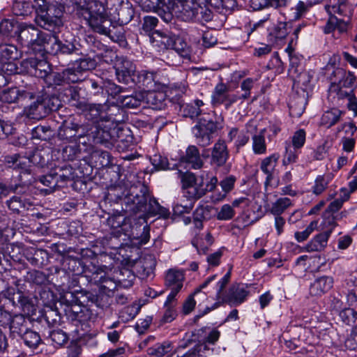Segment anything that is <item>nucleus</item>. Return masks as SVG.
I'll return each instance as SVG.
<instances>
[{
	"label": "nucleus",
	"mask_w": 357,
	"mask_h": 357,
	"mask_svg": "<svg viewBox=\"0 0 357 357\" xmlns=\"http://www.w3.org/2000/svg\"><path fill=\"white\" fill-rule=\"evenodd\" d=\"M76 15L83 20L94 31L109 35L111 22L106 5L100 0H70ZM68 0H67V2Z\"/></svg>",
	"instance_id": "f257e3e1"
},
{
	"label": "nucleus",
	"mask_w": 357,
	"mask_h": 357,
	"mask_svg": "<svg viewBox=\"0 0 357 357\" xmlns=\"http://www.w3.org/2000/svg\"><path fill=\"white\" fill-rule=\"evenodd\" d=\"M65 298L68 303L66 312L70 321L71 333L75 338H81L90 331L92 312L86 306L81 305L79 299L73 293L66 294Z\"/></svg>",
	"instance_id": "f03ea898"
},
{
	"label": "nucleus",
	"mask_w": 357,
	"mask_h": 357,
	"mask_svg": "<svg viewBox=\"0 0 357 357\" xmlns=\"http://www.w3.org/2000/svg\"><path fill=\"white\" fill-rule=\"evenodd\" d=\"M67 0H54L48 8L35 20L37 24L42 28L52 31L62 25L61 17L63 16L65 6H67Z\"/></svg>",
	"instance_id": "7ed1b4c3"
},
{
	"label": "nucleus",
	"mask_w": 357,
	"mask_h": 357,
	"mask_svg": "<svg viewBox=\"0 0 357 357\" xmlns=\"http://www.w3.org/2000/svg\"><path fill=\"white\" fill-rule=\"evenodd\" d=\"M181 176L183 187L190 199H198L206 194L204 190V174L196 176L192 172H178Z\"/></svg>",
	"instance_id": "20e7f679"
},
{
	"label": "nucleus",
	"mask_w": 357,
	"mask_h": 357,
	"mask_svg": "<svg viewBox=\"0 0 357 357\" xmlns=\"http://www.w3.org/2000/svg\"><path fill=\"white\" fill-rule=\"evenodd\" d=\"M323 223L328 225L329 228L324 232L315 235L303 248L307 252H321L328 245V238L335 227V218L333 215L325 216Z\"/></svg>",
	"instance_id": "39448f33"
},
{
	"label": "nucleus",
	"mask_w": 357,
	"mask_h": 357,
	"mask_svg": "<svg viewBox=\"0 0 357 357\" xmlns=\"http://www.w3.org/2000/svg\"><path fill=\"white\" fill-rule=\"evenodd\" d=\"M111 126H113V121L109 125H104V123L100 124H91L90 128L87 126V137L89 139H92L94 144H107L110 142L116 140L115 134L116 128L112 129Z\"/></svg>",
	"instance_id": "423d86ee"
},
{
	"label": "nucleus",
	"mask_w": 357,
	"mask_h": 357,
	"mask_svg": "<svg viewBox=\"0 0 357 357\" xmlns=\"http://www.w3.org/2000/svg\"><path fill=\"white\" fill-rule=\"evenodd\" d=\"M237 102V93H231L229 87L226 84L220 82L215 85L211 93V100L213 107L222 105L227 110Z\"/></svg>",
	"instance_id": "0eeeda50"
},
{
	"label": "nucleus",
	"mask_w": 357,
	"mask_h": 357,
	"mask_svg": "<svg viewBox=\"0 0 357 357\" xmlns=\"http://www.w3.org/2000/svg\"><path fill=\"white\" fill-rule=\"evenodd\" d=\"M185 280V271L176 268L168 269L165 275V285L171 292L168 295V302L173 301L182 289Z\"/></svg>",
	"instance_id": "6e6552de"
},
{
	"label": "nucleus",
	"mask_w": 357,
	"mask_h": 357,
	"mask_svg": "<svg viewBox=\"0 0 357 357\" xmlns=\"http://www.w3.org/2000/svg\"><path fill=\"white\" fill-rule=\"evenodd\" d=\"M87 134V126L73 121H65L59 128L58 137L65 142H79Z\"/></svg>",
	"instance_id": "1a4fd4ad"
},
{
	"label": "nucleus",
	"mask_w": 357,
	"mask_h": 357,
	"mask_svg": "<svg viewBox=\"0 0 357 357\" xmlns=\"http://www.w3.org/2000/svg\"><path fill=\"white\" fill-rule=\"evenodd\" d=\"M108 109V105L105 104H90L85 102L84 107H82L79 110L85 112L86 118L93 121L92 124L105 123L109 125L112 119L107 113Z\"/></svg>",
	"instance_id": "9d476101"
},
{
	"label": "nucleus",
	"mask_w": 357,
	"mask_h": 357,
	"mask_svg": "<svg viewBox=\"0 0 357 357\" xmlns=\"http://www.w3.org/2000/svg\"><path fill=\"white\" fill-rule=\"evenodd\" d=\"M116 78L119 82L131 83L136 71L135 64L126 57H117L114 63Z\"/></svg>",
	"instance_id": "9b49d317"
},
{
	"label": "nucleus",
	"mask_w": 357,
	"mask_h": 357,
	"mask_svg": "<svg viewBox=\"0 0 357 357\" xmlns=\"http://www.w3.org/2000/svg\"><path fill=\"white\" fill-rule=\"evenodd\" d=\"M251 285L239 283L232 284L225 291V297L221 303H227L231 306H237L245 302L250 294L249 288Z\"/></svg>",
	"instance_id": "f8f14e48"
},
{
	"label": "nucleus",
	"mask_w": 357,
	"mask_h": 357,
	"mask_svg": "<svg viewBox=\"0 0 357 357\" xmlns=\"http://www.w3.org/2000/svg\"><path fill=\"white\" fill-rule=\"evenodd\" d=\"M291 29V24L286 22L273 24L267 29V40L271 45H282L285 43V40Z\"/></svg>",
	"instance_id": "ddd939ff"
},
{
	"label": "nucleus",
	"mask_w": 357,
	"mask_h": 357,
	"mask_svg": "<svg viewBox=\"0 0 357 357\" xmlns=\"http://www.w3.org/2000/svg\"><path fill=\"white\" fill-rule=\"evenodd\" d=\"M93 280L100 284L101 291L108 296H112L114 291L119 287L116 277L107 275L102 267H98L93 273Z\"/></svg>",
	"instance_id": "4468645a"
},
{
	"label": "nucleus",
	"mask_w": 357,
	"mask_h": 357,
	"mask_svg": "<svg viewBox=\"0 0 357 357\" xmlns=\"http://www.w3.org/2000/svg\"><path fill=\"white\" fill-rule=\"evenodd\" d=\"M155 96V91H140L130 96H120L117 100L122 107L133 109L139 107L145 100L149 102Z\"/></svg>",
	"instance_id": "2eb2a0df"
},
{
	"label": "nucleus",
	"mask_w": 357,
	"mask_h": 357,
	"mask_svg": "<svg viewBox=\"0 0 357 357\" xmlns=\"http://www.w3.org/2000/svg\"><path fill=\"white\" fill-rule=\"evenodd\" d=\"M229 158V152L225 141L218 139L211 149L210 164L215 169L223 167Z\"/></svg>",
	"instance_id": "dca6fc26"
},
{
	"label": "nucleus",
	"mask_w": 357,
	"mask_h": 357,
	"mask_svg": "<svg viewBox=\"0 0 357 357\" xmlns=\"http://www.w3.org/2000/svg\"><path fill=\"white\" fill-rule=\"evenodd\" d=\"M22 65L24 66L27 71L40 78H47L50 67L49 63L45 60H38L35 58H29L24 60Z\"/></svg>",
	"instance_id": "f3484780"
},
{
	"label": "nucleus",
	"mask_w": 357,
	"mask_h": 357,
	"mask_svg": "<svg viewBox=\"0 0 357 357\" xmlns=\"http://www.w3.org/2000/svg\"><path fill=\"white\" fill-rule=\"evenodd\" d=\"M150 196L145 190H140L135 195L130 194L126 199V210L132 213L143 212L145 208Z\"/></svg>",
	"instance_id": "a211bd4d"
},
{
	"label": "nucleus",
	"mask_w": 357,
	"mask_h": 357,
	"mask_svg": "<svg viewBox=\"0 0 357 357\" xmlns=\"http://www.w3.org/2000/svg\"><path fill=\"white\" fill-rule=\"evenodd\" d=\"M39 29L32 24L20 23L17 26V30L15 34L17 36L18 42L22 47L28 48L29 44L33 40V38L38 34Z\"/></svg>",
	"instance_id": "6ab92c4d"
},
{
	"label": "nucleus",
	"mask_w": 357,
	"mask_h": 357,
	"mask_svg": "<svg viewBox=\"0 0 357 357\" xmlns=\"http://www.w3.org/2000/svg\"><path fill=\"white\" fill-rule=\"evenodd\" d=\"M334 280L331 276L323 275L317 278L310 286V294L314 296H321L333 287Z\"/></svg>",
	"instance_id": "aec40b11"
},
{
	"label": "nucleus",
	"mask_w": 357,
	"mask_h": 357,
	"mask_svg": "<svg viewBox=\"0 0 357 357\" xmlns=\"http://www.w3.org/2000/svg\"><path fill=\"white\" fill-rule=\"evenodd\" d=\"M53 33H45L39 30L38 34L33 38V40L29 44L28 49L34 52H40L45 51L49 52L52 40L55 41L52 38Z\"/></svg>",
	"instance_id": "412c9836"
},
{
	"label": "nucleus",
	"mask_w": 357,
	"mask_h": 357,
	"mask_svg": "<svg viewBox=\"0 0 357 357\" xmlns=\"http://www.w3.org/2000/svg\"><path fill=\"white\" fill-rule=\"evenodd\" d=\"M180 162L187 164L194 169H199L204 165V161L201 158L199 151L194 145L188 146L185 154L180 158Z\"/></svg>",
	"instance_id": "4be33fe9"
},
{
	"label": "nucleus",
	"mask_w": 357,
	"mask_h": 357,
	"mask_svg": "<svg viewBox=\"0 0 357 357\" xmlns=\"http://www.w3.org/2000/svg\"><path fill=\"white\" fill-rule=\"evenodd\" d=\"M33 98V92L20 91L16 87L3 90L0 93V100L5 103L15 102L18 100H31Z\"/></svg>",
	"instance_id": "5701e85b"
},
{
	"label": "nucleus",
	"mask_w": 357,
	"mask_h": 357,
	"mask_svg": "<svg viewBox=\"0 0 357 357\" xmlns=\"http://www.w3.org/2000/svg\"><path fill=\"white\" fill-rule=\"evenodd\" d=\"M23 112L29 119L40 120L50 113V109L48 106L43 105L42 98H38L29 106L24 107Z\"/></svg>",
	"instance_id": "b1692460"
},
{
	"label": "nucleus",
	"mask_w": 357,
	"mask_h": 357,
	"mask_svg": "<svg viewBox=\"0 0 357 357\" xmlns=\"http://www.w3.org/2000/svg\"><path fill=\"white\" fill-rule=\"evenodd\" d=\"M154 73L146 70L135 71L132 83L139 88H143V91H151V89L154 85Z\"/></svg>",
	"instance_id": "393cba45"
},
{
	"label": "nucleus",
	"mask_w": 357,
	"mask_h": 357,
	"mask_svg": "<svg viewBox=\"0 0 357 357\" xmlns=\"http://www.w3.org/2000/svg\"><path fill=\"white\" fill-rule=\"evenodd\" d=\"M63 101L68 102L71 106L80 109L82 107H84L85 100L81 99L79 96V89L76 86H68L61 93Z\"/></svg>",
	"instance_id": "a878e982"
},
{
	"label": "nucleus",
	"mask_w": 357,
	"mask_h": 357,
	"mask_svg": "<svg viewBox=\"0 0 357 357\" xmlns=\"http://www.w3.org/2000/svg\"><path fill=\"white\" fill-rule=\"evenodd\" d=\"M119 7L116 8L117 21L121 24H126L132 19L134 10L128 0H119Z\"/></svg>",
	"instance_id": "bb28decb"
},
{
	"label": "nucleus",
	"mask_w": 357,
	"mask_h": 357,
	"mask_svg": "<svg viewBox=\"0 0 357 357\" xmlns=\"http://www.w3.org/2000/svg\"><path fill=\"white\" fill-rule=\"evenodd\" d=\"M5 163L10 168L21 169L24 172H28L31 167V160L18 154L8 155L5 158Z\"/></svg>",
	"instance_id": "cd10ccee"
},
{
	"label": "nucleus",
	"mask_w": 357,
	"mask_h": 357,
	"mask_svg": "<svg viewBox=\"0 0 357 357\" xmlns=\"http://www.w3.org/2000/svg\"><path fill=\"white\" fill-rule=\"evenodd\" d=\"M279 158L280 155L278 153H273L262 160L260 169L266 175V184H268L273 179L274 170Z\"/></svg>",
	"instance_id": "c85d7f7f"
},
{
	"label": "nucleus",
	"mask_w": 357,
	"mask_h": 357,
	"mask_svg": "<svg viewBox=\"0 0 357 357\" xmlns=\"http://www.w3.org/2000/svg\"><path fill=\"white\" fill-rule=\"evenodd\" d=\"M344 112L338 108H332L324 112L321 117L320 123L321 126L330 128L337 123Z\"/></svg>",
	"instance_id": "c756f323"
},
{
	"label": "nucleus",
	"mask_w": 357,
	"mask_h": 357,
	"mask_svg": "<svg viewBox=\"0 0 357 357\" xmlns=\"http://www.w3.org/2000/svg\"><path fill=\"white\" fill-rule=\"evenodd\" d=\"M52 38L54 39L55 41L52 40L51 42L49 50L50 53L54 54L58 53L70 54L75 51V47L73 43L66 41L65 43H63L54 33Z\"/></svg>",
	"instance_id": "7c9ffc66"
},
{
	"label": "nucleus",
	"mask_w": 357,
	"mask_h": 357,
	"mask_svg": "<svg viewBox=\"0 0 357 357\" xmlns=\"http://www.w3.org/2000/svg\"><path fill=\"white\" fill-rule=\"evenodd\" d=\"M114 274L120 287L129 288L132 286L135 280V274L128 268H122L115 271Z\"/></svg>",
	"instance_id": "2f4dec72"
},
{
	"label": "nucleus",
	"mask_w": 357,
	"mask_h": 357,
	"mask_svg": "<svg viewBox=\"0 0 357 357\" xmlns=\"http://www.w3.org/2000/svg\"><path fill=\"white\" fill-rule=\"evenodd\" d=\"M139 7L146 12H155L160 17V10H165L167 1L164 0H135Z\"/></svg>",
	"instance_id": "473e14b6"
},
{
	"label": "nucleus",
	"mask_w": 357,
	"mask_h": 357,
	"mask_svg": "<svg viewBox=\"0 0 357 357\" xmlns=\"http://www.w3.org/2000/svg\"><path fill=\"white\" fill-rule=\"evenodd\" d=\"M146 206L143 213H146L147 215L154 216L159 215L163 218L169 217V213L168 209L160 206L154 198L149 197Z\"/></svg>",
	"instance_id": "72a5a7b5"
},
{
	"label": "nucleus",
	"mask_w": 357,
	"mask_h": 357,
	"mask_svg": "<svg viewBox=\"0 0 357 357\" xmlns=\"http://www.w3.org/2000/svg\"><path fill=\"white\" fill-rule=\"evenodd\" d=\"M265 129L261 130L259 134L252 137V146L255 154L264 155L266 153V143L265 139Z\"/></svg>",
	"instance_id": "f704fd0d"
},
{
	"label": "nucleus",
	"mask_w": 357,
	"mask_h": 357,
	"mask_svg": "<svg viewBox=\"0 0 357 357\" xmlns=\"http://www.w3.org/2000/svg\"><path fill=\"white\" fill-rule=\"evenodd\" d=\"M213 349L210 348L204 341L197 344L181 357H207L213 354Z\"/></svg>",
	"instance_id": "c9c22d12"
},
{
	"label": "nucleus",
	"mask_w": 357,
	"mask_h": 357,
	"mask_svg": "<svg viewBox=\"0 0 357 357\" xmlns=\"http://www.w3.org/2000/svg\"><path fill=\"white\" fill-rule=\"evenodd\" d=\"M256 79L253 78H246L243 79L240 84V88L242 91L241 94L237 93L238 101L243 103L245 100L248 99L251 95V90L254 88Z\"/></svg>",
	"instance_id": "e433bc0d"
},
{
	"label": "nucleus",
	"mask_w": 357,
	"mask_h": 357,
	"mask_svg": "<svg viewBox=\"0 0 357 357\" xmlns=\"http://www.w3.org/2000/svg\"><path fill=\"white\" fill-rule=\"evenodd\" d=\"M333 74L335 76H338L340 79L338 83L341 86L349 88L351 87L356 80V77L354 73L351 72L347 73L342 68H337L334 70Z\"/></svg>",
	"instance_id": "4c0bfd02"
},
{
	"label": "nucleus",
	"mask_w": 357,
	"mask_h": 357,
	"mask_svg": "<svg viewBox=\"0 0 357 357\" xmlns=\"http://www.w3.org/2000/svg\"><path fill=\"white\" fill-rule=\"evenodd\" d=\"M291 205L292 203L289 198H279L273 203L270 212L273 215H281Z\"/></svg>",
	"instance_id": "58836bf2"
},
{
	"label": "nucleus",
	"mask_w": 357,
	"mask_h": 357,
	"mask_svg": "<svg viewBox=\"0 0 357 357\" xmlns=\"http://www.w3.org/2000/svg\"><path fill=\"white\" fill-rule=\"evenodd\" d=\"M300 154L299 149L291 146L289 142H285V153L282 159V165L286 166L296 162Z\"/></svg>",
	"instance_id": "ea45409f"
},
{
	"label": "nucleus",
	"mask_w": 357,
	"mask_h": 357,
	"mask_svg": "<svg viewBox=\"0 0 357 357\" xmlns=\"http://www.w3.org/2000/svg\"><path fill=\"white\" fill-rule=\"evenodd\" d=\"M92 159L99 168L108 167L111 163L110 155L106 151L97 150L92 153Z\"/></svg>",
	"instance_id": "a19ab883"
},
{
	"label": "nucleus",
	"mask_w": 357,
	"mask_h": 357,
	"mask_svg": "<svg viewBox=\"0 0 357 357\" xmlns=\"http://www.w3.org/2000/svg\"><path fill=\"white\" fill-rule=\"evenodd\" d=\"M172 349V345L171 342H163L149 348L147 351L149 355L155 356L156 357H162L165 354L170 352Z\"/></svg>",
	"instance_id": "79ce46f5"
},
{
	"label": "nucleus",
	"mask_w": 357,
	"mask_h": 357,
	"mask_svg": "<svg viewBox=\"0 0 357 357\" xmlns=\"http://www.w3.org/2000/svg\"><path fill=\"white\" fill-rule=\"evenodd\" d=\"M24 344L32 349H36L41 342L40 335L31 330H26L22 336Z\"/></svg>",
	"instance_id": "37998d69"
},
{
	"label": "nucleus",
	"mask_w": 357,
	"mask_h": 357,
	"mask_svg": "<svg viewBox=\"0 0 357 357\" xmlns=\"http://www.w3.org/2000/svg\"><path fill=\"white\" fill-rule=\"evenodd\" d=\"M18 57L17 47L10 44L0 45V59L2 61L16 59Z\"/></svg>",
	"instance_id": "c03bdc74"
},
{
	"label": "nucleus",
	"mask_w": 357,
	"mask_h": 357,
	"mask_svg": "<svg viewBox=\"0 0 357 357\" xmlns=\"http://www.w3.org/2000/svg\"><path fill=\"white\" fill-rule=\"evenodd\" d=\"M318 229L319 221L313 220L307 225L305 230L295 232L294 238L299 243L303 242L309 238L312 232L318 230Z\"/></svg>",
	"instance_id": "a18cd8bd"
},
{
	"label": "nucleus",
	"mask_w": 357,
	"mask_h": 357,
	"mask_svg": "<svg viewBox=\"0 0 357 357\" xmlns=\"http://www.w3.org/2000/svg\"><path fill=\"white\" fill-rule=\"evenodd\" d=\"M331 179V175H319L315 181L312 187V192L317 195L321 194L327 188Z\"/></svg>",
	"instance_id": "49530a36"
},
{
	"label": "nucleus",
	"mask_w": 357,
	"mask_h": 357,
	"mask_svg": "<svg viewBox=\"0 0 357 357\" xmlns=\"http://www.w3.org/2000/svg\"><path fill=\"white\" fill-rule=\"evenodd\" d=\"M64 75L67 83H75L84 79L83 73L77 68L75 64L73 66L64 70Z\"/></svg>",
	"instance_id": "de8ad7c7"
},
{
	"label": "nucleus",
	"mask_w": 357,
	"mask_h": 357,
	"mask_svg": "<svg viewBox=\"0 0 357 357\" xmlns=\"http://www.w3.org/2000/svg\"><path fill=\"white\" fill-rule=\"evenodd\" d=\"M7 298L12 302L13 305L20 304L21 306H26L29 303L28 297L25 296L22 291L15 292L14 289H8Z\"/></svg>",
	"instance_id": "09e8293b"
},
{
	"label": "nucleus",
	"mask_w": 357,
	"mask_h": 357,
	"mask_svg": "<svg viewBox=\"0 0 357 357\" xmlns=\"http://www.w3.org/2000/svg\"><path fill=\"white\" fill-rule=\"evenodd\" d=\"M305 101L301 98L291 101L289 105L290 115L293 117H300L305 111Z\"/></svg>",
	"instance_id": "8fccbe9b"
},
{
	"label": "nucleus",
	"mask_w": 357,
	"mask_h": 357,
	"mask_svg": "<svg viewBox=\"0 0 357 357\" xmlns=\"http://www.w3.org/2000/svg\"><path fill=\"white\" fill-rule=\"evenodd\" d=\"M236 181V178L233 175H230L222 179L220 183V185L224 193L220 194L218 195V197L216 198V200L219 201L224 199L226 197L227 194L233 190Z\"/></svg>",
	"instance_id": "3c124183"
},
{
	"label": "nucleus",
	"mask_w": 357,
	"mask_h": 357,
	"mask_svg": "<svg viewBox=\"0 0 357 357\" xmlns=\"http://www.w3.org/2000/svg\"><path fill=\"white\" fill-rule=\"evenodd\" d=\"M63 149V156L66 160H73L80 153L79 142H69Z\"/></svg>",
	"instance_id": "603ef678"
},
{
	"label": "nucleus",
	"mask_w": 357,
	"mask_h": 357,
	"mask_svg": "<svg viewBox=\"0 0 357 357\" xmlns=\"http://www.w3.org/2000/svg\"><path fill=\"white\" fill-rule=\"evenodd\" d=\"M345 26L346 24L342 20H338L335 15H331L324 27V31L325 33H330L335 29L342 31Z\"/></svg>",
	"instance_id": "864d4df0"
},
{
	"label": "nucleus",
	"mask_w": 357,
	"mask_h": 357,
	"mask_svg": "<svg viewBox=\"0 0 357 357\" xmlns=\"http://www.w3.org/2000/svg\"><path fill=\"white\" fill-rule=\"evenodd\" d=\"M176 304V298H174V301L171 302H168V297L167 298V300L164 304V306L166 308V310L162 317V320L165 322L169 323L175 319L176 316V312L175 310Z\"/></svg>",
	"instance_id": "5fc2aeb1"
},
{
	"label": "nucleus",
	"mask_w": 357,
	"mask_h": 357,
	"mask_svg": "<svg viewBox=\"0 0 357 357\" xmlns=\"http://www.w3.org/2000/svg\"><path fill=\"white\" fill-rule=\"evenodd\" d=\"M230 278L231 273L229 271L216 284V299L218 303L222 302V298L225 295L224 289L229 282Z\"/></svg>",
	"instance_id": "6e6d98bb"
},
{
	"label": "nucleus",
	"mask_w": 357,
	"mask_h": 357,
	"mask_svg": "<svg viewBox=\"0 0 357 357\" xmlns=\"http://www.w3.org/2000/svg\"><path fill=\"white\" fill-rule=\"evenodd\" d=\"M166 39V42L163 41V43L167 45L168 48H172L176 50L179 54L182 55L186 52L185 47H186V44H181V40L178 38H174V37H169L164 38Z\"/></svg>",
	"instance_id": "4d7b16f0"
},
{
	"label": "nucleus",
	"mask_w": 357,
	"mask_h": 357,
	"mask_svg": "<svg viewBox=\"0 0 357 357\" xmlns=\"http://www.w3.org/2000/svg\"><path fill=\"white\" fill-rule=\"evenodd\" d=\"M49 337L55 344L59 346L63 345L68 341L66 333L61 329L50 331Z\"/></svg>",
	"instance_id": "13d9d810"
},
{
	"label": "nucleus",
	"mask_w": 357,
	"mask_h": 357,
	"mask_svg": "<svg viewBox=\"0 0 357 357\" xmlns=\"http://www.w3.org/2000/svg\"><path fill=\"white\" fill-rule=\"evenodd\" d=\"M151 162L153 166L157 170H167L170 169L171 167L168 162V159L166 157L160 155H154L151 158Z\"/></svg>",
	"instance_id": "bf43d9fd"
},
{
	"label": "nucleus",
	"mask_w": 357,
	"mask_h": 357,
	"mask_svg": "<svg viewBox=\"0 0 357 357\" xmlns=\"http://www.w3.org/2000/svg\"><path fill=\"white\" fill-rule=\"evenodd\" d=\"M306 132L303 129L296 131L291 137V146L295 149H300L305 142Z\"/></svg>",
	"instance_id": "052dcab7"
},
{
	"label": "nucleus",
	"mask_w": 357,
	"mask_h": 357,
	"mask_svg": "<svg viewBox=\"0 0 357 357\" xmlns=\"http://www.w3.org/2000/svg\"><path fill=\"white\" fill-rule=\"evenodd\" d=\"M349 287L347 299L351 304L357 302V275L347 283Z\"/></svg>",
	"instance_id": "680f3d73"
},
{
	"label": "nucleus",
	"mask_w": 357,
	"mask_h": 357,
	"mask_svg": "<svg viewBox=\"0 0 357 357\" xmlns=\"http://www.w3.org/2000/svg\"><path fill=\"white\" fill-rule=\"evenodd\" d=\"M235 215V211L232 206L229 204H224L217 214V218L220 220H229Z\"/></svg>",
	"instance_id": "e2e57ef3"
},
{
	"label": "nucleus",
	"mask_w": 357,
	"mask_h": 357,
	"mask_svg": "<svg viewBox=\"0 0 357 357\" xmlns=\"http://www.w3.org/2000/svg\"><path fill=\"white\" fill-rule=\"evenodd\" d=\"M137 315V311L134 306H127L119 312V319L123 323L132 320Z\"/></svg>",
	"instance_id": "0e129e2a"
},
{
	"label": "nucleus",
	"mask_w": 357,
	"mask_h": 357,
	"mask_svg": "<svg viewBox=\"0 0 357 357\" xmlns=\"http://www.w3.org/2000/svg\"><path fill=\"white\" fill-rule=\"evenodd\" d=\"M8 208L14 212L19 213L21 208L26 207V203L20 197L13 196L6 202Z\"/></svg>",
	"instance_id": "69168bd1"
},
{
	"label": "nucleus",
	"mask_w": 357,
	"mask_h": 357,
	"mask_svg": "<svg viewBox=\"0 0 357 357\" xmlns=\"http://www.w3.org/2000/svg\"><path fill=\"white\" fill-rule=\"evenodd\" d=\"M39 180L43 185L50 187V189L46 190L48 192H52V190L57 185L58 183L57 175L52 174L43 176Z\"/></svg>",
	"instance_id": "338daca9"
},
{
	"label": "nucleus",
	"mask_w": 357,
	"mask_h": 357,
	"mask_svg": "<svg viewBox=\"0 0 357 357\" xmlns=\"http://www.w3.org/2000/svg\"><path fill=\"white\" fill-rule=\"evenodd\" d=\"M17 24L9 20H3L0 22V33L5 36H12V33Z\"/></svg>",
	"instance_id": "774afa93"
}]
</instances>
